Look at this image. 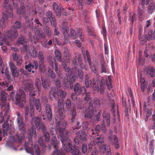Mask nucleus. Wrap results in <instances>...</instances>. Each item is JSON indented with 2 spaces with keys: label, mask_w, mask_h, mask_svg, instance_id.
<instances>
[{
  "label": "nucleus",
  "mask_w": 155,
  "mask_h": 155,
  "mask_svg": "<svg viewBox=\"0 0 155 155\" xmlns=\"http://www.w3.org/2000/svg\"><path fill=\"white\" fill-rule=\"evenodd\" d=\"M67 125V121L63 119L60 120L56 125L57 130L59 132L62 147L66 152L71 153L72 155H81L77 146L74 145L73 150L72 151V144L70 138L68 137V131L65 129Z\"/></svg>",
  "instance_id": "nucleus-1"
},
{
  "label": "nucleus",
  "mask_w": 155,
  "mask_h": 155,
  "mask_svg": "<svg viewBox=\"0 0 155 155\" xmlns=\"http://www.w3.org/2000/svg\"><path fill=\"white\" fill-rule=\"evenodd\" d=\"M1 111L0 113V116L2 117V120H0V141L2 140L3 137L7 134L8 131L10 132L12 127V126L9 125L8 122L9 118L7 120V117L4 118V112L2 110Z\"/></svg>",
  "instance_id": "nucleus-2"
},
{
  "label": "nucleus",
  "mask_w": 155,
  "mask_h": 155,
  "mask_svg": "<svg viewBox=\"0 0 155 155\" xmlns=\"http://www.w3.org/2000/svg\"><path fill=\"white\" fill-rule=\"evenodd\" d=\"M18 35L17 30L14 27H12L11 31H7L5 34V38L0 39V45L4 44L9 45V42L12 41L13 38H15Z\"/></svg>",
  "instance_id": "nucleus-3"
},
{
  "label": "nucleus",
  "mask_w": 155,
  "mask_h": 155,
  "mask_svg": "<svg viewBox=\"0 0 155 155\" xmlns=\"http://www.w3.org/2000/svg\"><path fill=\"white\" fill-rule=\"evenodd\" d=\"M15 104L21 108H23L26 101V95L24 91L19 89L15 96Z\"/></svg>",
  "instance_id": "nucleus-4"
},
{
  "label": "nucleus",
  "mask_w": 155,
  "mask_h": 155,
  "mask_svg": "<svg viewBox=\"0 0 155 155\" xmlns=\"http://www.w3.org/2000/svg\"><path fill=\"white\" fill-rule=\"evenodd\" d=\"M29 101L30 107V116L31 117L35 116V108L33 103L35 104L36 109L39 112L41 111V106L40 100L38 99L32 97Z\"/></svg>",
  "instance_id": "nucleus-5"
},
{
  "label": "nucleus",
  "mask_w": 155,
  "mask_h": 155,
  "mask_svg": "<svg viewBox=\"0 0 155 155\" xmlns=\"http://www.w3.org/2000/svg\"><path fill=\"white\" fill-rule=\"evenodd\" d=\"M16 121L18 130L22 131V133L20 135H18L16 136L18 139V141L21 143V141L25 138V134L26 133L25 124L24 122L23 119H20Z\"/></svg>",
  "instance_id": "nucleus-6"
},
{
  "label": "nucleus",
  "mask_w": 155,
  "mask_h": 155,
  "mask_svg": "<svg viewBox=\"0 0 155 155\" xmlns=\"http://www.w3.org/2000/svg\"><path fill=\"white\" fill-rule=\"evenodd\" d=\"M30 139H31V138H29L30 141L29 142L25 143V149L26 151L31 154L32 155H33V153L35 152L38 155H39L40 152L38 145H35L33 146L32 143L30 141Z\"/></svg>",
  "instance_id": "nucleus-7"
},
{
  "label": "nucleus",
  "mask_w": 155,
  "mask_h": 155,
  "mask_svg": "<svg viewBox=\"0 0 155 155\" xmlns=\"http://www.w3.org/2000/svg\"><path fill=\"white\" fill-rule=\"evenodd\" d=\"M6 98L5 96L3 95L1 97V100H0V104L2 106V109L3 110V111L4 112L5 115L4 118L5 117H7V120L10 117L9 114V105L6 102Z\"/></svg>",
  "instance_id": "nucleus-8"
},
{
  "label": "nucleus",
  "mask_w": 155,
  "mask_h": 155,
  "mask_svg": "<svg viewBox=\"0 0 155 155\" xmlns=\"http://www.w3.org/2000/svg\"><path fill=\"white\" fill-rule=\"evenodd\" d=\"M85 83L87 88L91 87L94 91H99L98 85L96 84L94 79H93L92 80H89V77L87 74L85 76Z\"/></svg>",
  "instance_id": "nucleus-9"
},
{
  "label": "nucleus",
  "mask_w": 155,
  "mask_h": 155,
  "mask_svg": "<svg viewBox=\"0 0 155 155\" xmlns=\"http://www.w3.org/2000/svg\"><path fill=\"white\" fill-rule=\"evenodd\" d=\"M59 142L57 140H56L54 138H53L51 140L50 145L49 147V149H51V146H53L55 150L53 152L52 154L53 155H60L61 153L59 150Z\"/></svg>",
  "instance_id": "nucleus-10"
},
{
  "label": "nucleus",
  "mask_w": 155,
  "mask_h": 155,
  "mask_svg": "<svg viewBox=\"0 0 155 155\" xmlns=\"http://www.w3.org/2000/svg\"><path fill=\"white\" fill-rule=\"evenodd\" d=\"M47 58L50 65L58 75H61L62 74L61 72L58 69V64L54 58L51 56H49Z\"/></svg>",
  "instance_id": "nucleus-11"
},
{
  "label": "nucleus",
  "mask_w": 155,
  "mask_h": 155,
  "mask_svg": "<svg viewBox=\"0 0 155 155\" xmlns=\"http://www.w3.org/2000/svg\"><path fill=\"white\" fill-rule=\"evenodd\" d=\"M103 123L102 124L101 128L102 130L103 133H105L106 131L105 123H106L108 126H110V114L108 112L104 111L103 114Z\"/></svg>",
  "instance_id": "nucleus-12"
},
{
  "label": "nucleus",
  "mask_w": 155,
  "mask_h": 155,
  "mask_svg": "<svg viewBox=\"0 0 155 155\" xmlns=\"http://www.w3.org/2000/svg\"><path fill=\"white\" fill-rule=\"evenodd\" d=\"M74 91L77 94H85L86 89L84 86H82L78 83H75L74 87Z\"/></svg>",
  "instance_id": "nucleus-13"
},
{
  "label": "nucleus",
  "mask_w": 155,
  "mask_h": 155,
  "mask_svg": "<svg viewBox=\"0 0 155 155\" xmlns=\"http://www.w3.org/2000/svg\"><path fill=\"white\" fill-rule=\"evenodd\" d=\"M109 139L110 143L114 145L116 149H118L119 148L120 146L118 139L116 135H110L109 136Z\"/></svg>",
  "instance_id": "nucleus-14"
},
{
  "label": "nucleus",
  "mask_w": 155,
  "mask_h": 155,
  "mask_svg": "<svg viewBox=\"0 0 155 155\" xmlns=\"http://www.w3.org/2000/svg\"><path fill=\"white\" fill-rule=\"evenodd\" d=\"M52 9L54 12L56 13L57 16L59 17L61 15V13L60 10L62 12H64V9L61 5H60V7L55 2H54L52 4Z\"/></svg>",
  "instance_id": "nucleus-15"
},
{
  "label": "nucleus",
  "mask_w": 155,
  "mask_h": 155,
  "mask_svg": "<svg viewBox=\"0 0 155 155\" xmlns=\"http://www.w3.org/2000/svg\"><path fill=\"white\" fill-rule=\"evenodd\" d=\"M84 117L87 119L92 118L94 114V110L93 105H90L88 109L86 110L84 113Z\"/></svg>",
  "instance_id": "nucleus-16"
},
{
  "label": "nucleus",
  "mask_w": 155,
  "mask_h": 155,
  "mask_svg": "<svg viewBox=\"0 0 155 155\" xmlns=\"http://www.w3.org/2000/svg\"><path fill=\"white\" fill-rule=\"evenodd\" d=\"M13 16V14L12 10H10L9 11L8 10H6L2 15V18L4 20L3 21L4 22L8 20L9 17L12 18Z\"/></svg>",
  "instance_id": "nucleus-17"
},
{
  "label": "nucleus",
  "mask_w": 155,
  "mask_h": 155,
  "mask_svg": "<svg viewBox=\"0 0 155 155\" xmlns=\"http://www.w3.org/2000/svg\"><path fill=\"white\" fill-rule=\"evenodd\" d=\"M12 55L13 60L16 62L17 65H20L22 62L21 57L15 52L13 53Z\"/></svg>",
  "instance_id": "nucleus-18"
},
{
  "label": "nucleus",
  "mask_w": 155,
  "mask_h": 155,
  "mask_svg": "<svg viewBox=\"0 0 155 155\" xmlns=\"http://www.w3.org/2000/svg\"><path fill=\"white\" fill-rule=\"evenodd\" d=\"M31 123L33 126L35 125L36 127L41 123V119L38 117L34 116L31 117Z\"/></svg>",
  "instance_id": "nucleus-19"
},
{
  "label": "nucleus",
  "mask_w": 155,
  "mask_h": 155,
  "mask_svg": "<svg viewBox=\"0 0 155 155\" xmlns=\"http://www.w3.org/2000/svg\"><path fill=\"white\" fill-rule=\"evenodd\" d=\"M76 135L78 136L80 140L82 141H86L87 140V134L84 131L81 130L77 131L76 133Z\"/></svg>",
  "instance_id": "nucleus-20"
},
{
  "label": "nucleus",
  "mask_w": 155,
  "mask_h": 155,
  "mask_svg": "<svg viewBox=\"0 0 155 155\" xmlns=\"http://www.w3.org/2000/svg\"><path fill=\"white\" fill-rule=\"evenodd\" d=\"M45 110L48 119L50 120L52 117V112L50 105L48 104H46L45 106Z\"/></svg>",
  "instance_id": "nucleus-21"
},
{
  "label": "nucleus",
  "mask_w": 155,
  "mask_h": 155,
  "mask_svg": "<svg viewBox=\"0 0 155 155\" xmlns=\"http://www.w3.org/2000/svg\"><path fill=\"white\" fill-rule=\"evenodd\" d=\"M58 90H56L54 87H51L50 90L49 94L50 96H52L55 99H57L58 97Z\"/></svg>",
  "instance_id": "nucleus-22"
},
{
  "label": "nucleus",
  "mask_w": 155,
  "mask_h": 155,
  "mask_svg": "<svg viewBox=\"0 0 155 155\" xmlns=\"http://www.w3.org/2000/svg\"><path fill=\"white\" fill-rule=\"evenodd\" d=\"M26 9L28 10L29 12H32V13L35 14L36 13H38V14L40 15H41V10L40 9H39L38 7H36L34 10L33 8H31L30 7L28 6L26 7Z\"/></svg>",
  "instance_id": "nucleus-23"
},
{
  "label": "nucleus",
  "mask_w": 155,
  "mask_h": 155,
  "mask_svg": "<svg viewBox=\"0 0 155 155\" xmlns=\"http://www.w3.org/2000/svg\"><path fill=\"white\" fill-rule=\"evenodd\" d=\"M64 56L65 57V60L67 62H69L70 61L71 54L67 48H64L63 52Z\"/></svg>",
  "instance_id": "nucleus-24"
},
{
  "label": "nucleus",
  "mask_w": 155,
  "mask_h": 155,
  "mask_svg": "<svg viewBox=\"0 0 155 155\" xmlns=\"http://www.w3.org/2000/svg\"><path fill=\"white\" fill-rule=\"evenodd\" d=\"M70 114L71 116V122H74V119L76 117V108L72 107H71L70 111Z\"/></svg>",
  "instance_id": "nucleus-25"
},
{
  "label": "nucleus",
  "mask_w": 155,
  "mask_h": 155,
  "mask_svg": "<svg viewBox=\"0 0 155 155\" xmlns=\"http://www.w3.org/2000/svg\"><path fill=\"white\" fill-rule=\"evenodd\" d=\"M35 34L36 35L37 40H40L43 38H45L46 35L42 32H41L38 29H36L35 31Z\"/></svg>",
  "instance_id": "nucleus-26"
},
{
  "label": "nucleus",
  "mask_w": 155,
  "mask_h": 155,
  "mask_svg": "<svg viewBox=\"0 0 155 155\" xmlns=\"http://www.w3.org/2000/svg\"><path fill=\"white\" fill-rule=\"evenodd\" d=\"M155 10V2H150L148 6V12L152 14Z\"/></svg>",
  "instance_id": "nucleus-27"
},
{
  "label": "nucleus",
  "mask_w": 155,
  "mask_h": 155,
  "mask_svg": "<svg viewBox=\"0 0 155 155\" xmlns=\"http://www.w3.org/2000/svg\"><path fill=\"white\" fill-rule=\"evenodd\" d=\"M24 88L26 91H32L34 89L33 84L31 83H26L24 85Z\"/></svg>",
  "instance_id": "nucleus-28"
},
{
  "label": "nucleus",
  "mask_w": 155,
  "mask_h": 155,
  "mask_svg": "<svg viewBox=\"0 0 155 155\" xmlns=\"http://www.w3.org/2000/svg\"><path fill=\"white\" fill-rule=\"evenodd\" d=\"M63 66L65 69V71L68 73L70 74H74L75 72L76 71L74 69V68H73L71 69L69 67H67L66 64H64V65L63 64H62Z\"/></svg>",
  "instance_id": "nucleus-29"
},
{
  "label": "nucleus",
  "mask_w": 155,
  "mask_h": 155,
  "mask_svg": "<svg viewBox=\"0 0 155 155\" xmlns=\"http://www.w3.org/2000/svg\"><path fill=\"white\" fill-rule=\"evenodd\" d=\"M104 138V135H101L99 137L95 138V141L98 146H100L103 143Z\"/></svg>",
  "instance_id": "nucleus-30"
},
{
  "label": "nucleus",
  "mask_w": 155,
  "mask_h": 155,
  "mask_svg": "<svg viewBox=\"0 0 155 155\" xmlns=\"http://www.w3.org/2000/svg\"><path fill=\"white\" fill-rule=\"evenodd\" d=\"M67 22H64L62 24V27L61 29V31L65 36L68 33L69 31L67 26Z\"/></svg>",
  "instance_id": "nucleus-31"
},
{
  "label": "nucleus",
  "mask_w": 155,
  "mask_h": 155,
  "mask_svg": "<svg viewBox=\"0 0 155 155\" xmlns=\"http://www.w3.org/2000/svg\"><path fill=\"white\" fill-rule=\"evenodd\" d=\"M28 42V40L26 39L22 35L19 37L17 40L18 43L21 45H23L24 43H27Z\"/></svg>",
  "instance_id": "nucleus-32"
},
{
  "label": "nucleus",
  "mask_w": 155,
  "mask_h": 155,
  "mask_svg": "<svg viewBox=\"0 0 155 155\" xmlns=\"http://www.w3.org/2000/svg\"><path fill=\"white\" fill-rule=\"evenodd\" d=\"M54 54L58 60L60 62L63 63L61 59V53L58 50L55 49V50Z\"/></svg>",
  "instance_id": "nucleus-33"
},
{
  "label": "nucleus",
  "mask_w": 155,
  "mask_h": 155,
  "mask_svg": "<svg viewBox=\"0 0 155 155\" xmlns=\"http://www.w3.org/2000/svg\"><path fill=\"white\" fill-rule=\"evenodd\" d=\"M147 72L151 77H153L155 76V69L153 67H150L147 71Z\"/></svg>",
  "instance_id": "nucleus-34"
},
{
  "label": "nucleus",
  "mask_w": 155,
  "mask_h": 155,
  "mask_svg": "<svg viewBox=\"0 0 155 155\" xmlns=\"http://www.w3.org/2000/svg\"><path fill=\"white\" fill-rule=\"evenodd\" d=\"M45 15L47 18H48L50 20L54 19L55 18V16L53 13L50 11H48L45 13Z\"/></svg>",
  "instance_id": "nucleus-35"
},
{
  "label": "nucleus",
  "mask_w": 155,
  "mask_h": 155,
  "mask_svg": "<svg viewBox=\"0 0 155 155\" xmlns=\"http://www.w3.org/2000/svg\"><path fill=\"white\" fill-rule=\"evenodd\" d=\"M35 85L39 91H41V82L39 78H36L35 81Z\"/></svg>",
  "instance_id": "nucleus-36"
},
{
  "label": "nucleus",
  "mask_w": 155,
  "mask_h": 155,
  "mask_svg": "<svg viewBox=\"0 0 155 155\" xmlns=\"http://www.w3.org/2000/svg\"><path fill=\"white\" fill-rule=\"evenodd\" d=\"M70 35L71 38L74 39H76L78 37V35L75 31L73 29H71L70 30Z\"/></svg>",
  "instance_id": "nucleus-37"
},
{
  "label": "nucleus",
  "mask_w": 155,
  "mask_h": 155,
  "mask_svg": "<svg viewBox=\"0 0 155 155\" xmlns=\"http://www.w3.org/2000/svg\"><path fill=\"white\" fill-rule=\"evenodd\" d=\"M20 7L22 9L21 11L20 8H16L17 13V14L18 15L21 14V13L23 14L24 12L25 11V10L24 9H25V8L24 6V4L23 3H21Z\"/></svg>",
  "instance_id": "nucleus-38"
},
{
  "label": "nucleus",
  "mask_w": 155,
  "mask_h": 155,
  "mask_svg": "<svg viewBox=\"0 0 155 155\" xmlns=\"http://www.w3.org/2000/svg\"><path fill=\"white\" fill-rule=\"evenodd\" d=\"M41 80L42 81V85L43 87L45 89H46L47 87L50 86L49 82L46 80H44V78H41Z\"/></svg>",
  "instance_id": "nucleus-39"
},
{
  "label": "nucleus",
  "mask_w": 155,
  "mask_h": 155,
  "mask_svg": "<svg viewBox=\"0 0 155 155\" xmlns=\"http://www.w3.org/2000/svg\"><path fill=\"white\" fill-rule=\"evenodd\" d=\"M38 129L41 130L44 133L46 130V127L42 123H41L36 127Z\"/></svg>",
  "instance_id": "nucleus-40"
},
{
  "label": "nucleus",
  "mask_w": 155,
  "mask_h": 155,
  "mask_svg": "<svg viewBox=\"0 0 155 155\" xmlns=\"http://www.w3.org/2000/svg\"><path fill=\"white\" fill-rule=\"evenodd\" d=\"M34 127V126H33L31 128V130L29 129L28 130V133L29 135H30L31 137L34 135L35 137H36V132Z\"/></svg>",
  "instance_id": "nucleus-41"
},
{
  "label": "nucleus",
  "mask_w": 155,
  "mask_h": 155,
  "mask_svg": "<svg viewBox=\"0 0 155 155\" xmlns=\"http://www.w3.org/2000/svg\"><path fill=\"white\" fill-rule=\"evenodd\" d=\"M64 99H58V109L64 108Z\"/></svg>",
  "instance_id": "nucleus-42"
},
{
  "label": "nucleus",
  "mask_w": 155,
  "mask_h": 155,
  "mask_svg": "<svg viewBox=\"0 0 155 155\" xmlns=\"http://www.w3.org/2000/svg\"><path fill=\"white\" fill-rule=\"evenodd\" d=\"M148 35L149 36L148 40L149 39H155V31L153 32L152 30H150L148 32Z\"/></svg>",
  "instance_id": "nucleus-43"
},
{
  "label": "nucleus",
  "mask_w": 155,
  "mask_h": 155,
  "mask_svg": "<svg viewBox=\"0 0 155 155\" xmlns=\"http://www.w3.org/2000/svg\"><path fill=\"white\" fill-rule=\"evenodd\" d=\"M28 53L33 57L35 58L37 56V53L35 49L33 48H31V50H30L29 52Z\"/></svg>",
  "instance_id": "nucleus-44"
},
{
  "label": "nucleus",
  "mask_w": 155,
  "mask_h": 155,
  "mask_svg": "<svg viewBox=\"0 0 155 155\" xmlns=\"http://www.w3.org/2000/svg\"><path fill=\"white\" fill-rule=\"evenodd\" d=\"M91 130L92 132V134H97L101 131V128L100 125L97 124L95 127L94 130L93 129H91Z\"/></svg>",
  "instance_id": "nucleus-45"
},
{
  "label": "nucleus",
  "mask_w": 155,
  "mask_h": 155,
  "mask_svg": "<svg viewBox=\"0 0 155 155\" xmlns=\"http://www.w3.org/2000/svg\"><path fill=\"white\" fill-rule=\"evenodd\" d=\"M44 31L49 37L51 36V33L50 28L47 26H44Z\"/></svg>",
  "instance_id": "nucleus-46"
},
{
  "label": "nucleus",
  "mask_w": 155,
  "mask_h": 155,
  "mask_svg": "<svg viewBox=\"0 0 155 155\" xmlns=\"http://www.w3.org/2000/svg\"><path fill=\"white\" fill-rule=\"evenodd\" d=\"M12 5H8V9L9 8L11 10H12L13 9L17 8H18V5L17 2H14L13 1L12 3Z\"/></svg>",
  "instance_id": "nucleus-47"
},
{
  "label": "nucleus",
  "mask_w": 155,
  "mask_h": 155,
  "mask_svg": "<svg viewBox=\"0 0 155 155\" xmlns=\"http://www.w3.org/2000/svg\"><path fill=\"white\" fill-rule=\"evenodd\" d=\"M25 68L28 72H31V70L34 68V65L31 63H29L25 66Z\"/></svg>",
  "instance_id": "nucleus-48"
},
{
  "label": "nucleus",
  "mask_w": 155,
  "mask_h": 155,
  "mask_svg": "<svg viewBox=\"0 0 155 155\" xmlns=\"http://www.w3.org/2000/svg\"><path fill=\"white\" fill-rule=\"evenodd\" d=\"M81 51L83 54L85 61H86V57L89 56V53L87 52V50L84 48H82Z\"/></svg>",
  "instance_id": "nucleus-49"
},
{
  "label": "nucleus",
  "mask_w": 155,
  "mask_h": 155,
  "mask_svg": "<svg viewBox=\"0 0 155 155\" xmlns=\"http://www.w3.org/2000/svg\"><path fill=\"white\" fill-rule=\"evenodd\" d=\"M44 136L45 138V142H48L50 139V135L49 133L48 132H45L43 133Z\"/></svg>",
  "instance_id": "nucleus-50"
},
{
  "label": "nucleus",
  "mask_w": 155,
  "mask_h": 155,
  "mask_svg": "<svg viewBox=\"0 0 155 155\" xmlns=\"http://www.w3.org/2000/svg\"><path fill=\"white\" fill-rule=\"evenodd\" d=\"M58 114L59 117L61 118H63L65 114H64V108H59L58 109Z\"/></svg>",
  "instance_id": "nucleus-51"
},
{
  "label": "nucleus",
  "mask_w": 155,
  "mask_h": 155,
  "mask_svg": "<svg viewBox=\"0 0 155 155\" xmlns=\"http://www.w3.org/2000/svg\"><path fill=\"white\" fill-rule=\"evenodd\" d=\"M66 95V92L61 90H58V97L60 96L62 98H65Z\"/></svg>",
  "instance_id": "nucleus-52"
},
{
  "label": "nucleus",
  "mask_w": 155,
  "mask_h": 155,
  "mask_svg": "<svg viewBox=\"0 0 155 155\" xmlns=\"http://www.w3.org/2000/svg\"><path fill=\"white\" fill-rule=\"evenodd\" d=\"M77 57H76L75 58H74L73 59L72 65L74 66V68L75 70L77 71V67H78V64L76 61Z\"/></svg>",
  "instance_id": "nucleus-53"
},
{
  "label": "nucleus",
  "mask_w": 155,
  "mask_h": 155,
  "mask_svg": "<svg viewBox=\"0 0 155 155\" xmlns=\"http://www.w3.org/2000/svg\"><path fill=\"white\" fill-rule=\"evenodd\" d=\"M48 76L51 78L54 79L55 78V74L53 70L49 68L48 70Z\"/></svg>",
  "instance_id": "nucleus-54"
},
{
  "label": "nucleus",
  "mask_w": 155,
  "mask_h": 155,
  "mask_svg": "<svg viewBox=\"0 0 155 155\" xmlns=\"http://www.w3.org/2000/svg\"><path fill=\"white\" fill-rule=\"evenodd\" d=\"M94 105L96 108L98 109L100 107V103L97 99H94Z\"/></svg>",
  "instance_id": "nucleus-55"
},
{
  "label": "nucleus",
  "mask_w": 155,
  "mask_h": 155,
  "mask_svg": "<svg viewBox=\"0 0 155 155\" xmlns=\"http://www.w3.org/2000/svg\"><path fill=\"white\" fill-rule=\"evenodd\" d=\"M9 65L10 67V69L11 70V71L17 69L15 64L12 61H9Z\"/></svg>",
  "instance_id": "nucleus-56"
},
{
  "label": "nucleus",
  "mask_w": 155,
  "mask_h": 155,
  "mask_svg": "<svg viewBox=\"0 0 155 155\" xmlns=\"http://www.w3.org/2000/svg\"><path fill=\"white\" fill-rule=\"evenodd\" d=\"M70 78L69 76H67L64 78L63 83L66 85L70 84Z\"/></svg>",
  "instance_id": "nucleus-57"
},
{
  "label": "nucleus",
  "mask_w": 155,
  "mask_h": 155,
  "mask_svg": "<svg viewBox=\"0 0 155 155\" xmlns=\"http://www.w3.org/2000/svg\"><path fill=\"white\" fill-rule=\"evenodd\" d=\"M65 103L66 108L68 110H69L71 109V102L70 99H67L66 100Z\"/></svg>",
  "instance_id": "nucleus-58"
},
{
  "label": "nucleus",
  "mask_w": 155,
  "mask_h": 155,
  "mask_svg": "<svg viewBox=\"0 0 155 155\" xmlns=\"http://www.w3.org/2000/svg\"><path fill=\"white\" fill-rule=\"evenodd\" d=\"M50 131L51 135H52V137L51 140H52L53 138H54L56 140H57L56 138L57 132L56 130L52 128L50 129Z\"/></svg>",
  "instance_id": "nucleus-59"
},
{
  "label": "nucleus",
  "mask_w": 155,
  "mask_h": 155,
  "mask_svg": "<svg viewBox=\"0 0 155 155\" xmlns=\"http://www.w3.org/2000/svg\"><path fill=\"white\" fill-rule=\"evenodd\" d=\"M77 72H78V75L80 78V79H82L83 78V74L82 71L81 69H77L76 71L74 74H77Z\"/></svg>",
  "instance_id": "nucleus-60"
},
{
  "label": "nucleus",
  "mask_w": 155,
  "mask_h": 155,
  "mask_svg": "<svg viewBox=\"0 0 155 155\" xmlns=\"http://www.w3.org/2000/svg\"><path fill=\"white\" fill-rule=\"evenodd\" d=\"M11 72L13 78H15L18 76L19 73L17 69L11 71Z\"/></svg>",
  "instance_id": "nucleus-61"
},
{
  "label": "nucleus",
  "mask_w": 155,
  "mask_h": 155,
  "mask_svg": "<svg viewBox=\"0 0 155 155\" xmlns=\"http://www.w3.org/2000/svg\"><path fill=\"white\" fill-rule=\"evenodd\" d=\"M90 69L91 71L96 74H98V73L96 65L93 64L92 65L90 66Z\"/></svg>",
  "instance_id": "nucleus-62"
},
{
  "label": "nucleus",
  "mask_w": 155,
  "mask_h": 155,
  "mask_svg": "<svg viewBox=\"0 0 155 155\" xmlns=\"http://www.w3.org/2000/svg\"><path fill=\"white\" fill-rule=\"evenodd\" d=\"M38 58L41 61H42L44 59L43 54L41 51H39L38 54Z\"/></svg>",
  "instance_id": "nucleus-63"
},
{
  "label": "nucleus",
  "mask_w": 155,
  "mask_h": 155,
  "mask_svg": "<svg viewBox=\"0 0 155 155\" xmlns=\"http://www.w3.org/2000/svg\"><path fill=\"white\" fill-rule=\"evenodd\" d=\"M21 26V23L19 21H17L15 23V25L12 27H14V28H19Z\"/></svg>",
  "instance_id": "nucleus-64"
}]
</instances>
